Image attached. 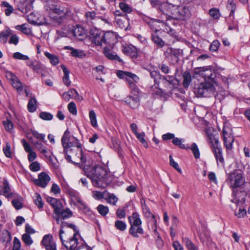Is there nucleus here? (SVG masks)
<instances>
[{"instance_id":"nucleus-58","label":"nucleus","mask_w":250,"mask_h":250,"mask_svg":"<svg viewBox=\"0 0 250 250\" xmlns=\"http://www.w3.org/2000/svg\"><path fill=\"white\" fill-rule=\"evenodd\" d=\"M220 44V42L218 41L214 40L209 46V50L211 52L216 51L218 50Z\"/></svg>"},{"instance_id":"nucleus-59","label":"nucleus","mask_w":250,"mask_h":250,"mask_svg":"<svg viewBox=\"0 0 250 250\" xmlns=\"http://www.w3.org/2000/svg\"><path fill=\"white\" fill-rule=\"evenodd\" d=\"M209 15L214 19H218L220 17V13L218 9L211 8L209 11Z\"/></svg>"},{"instance_id":"nucleus-30","label":"nucleus","mask_w":250,"mask_h":250,"mask_svg":"<svg viewBox=\"0 0 250 250\" xmlns=\"http://www.w3.org/2000/svg\"><path fill=\"white\" fill-rule=\"evenodd\" d=\"M61 212L58 215H56V221L58 223H59L60 216H61L63 219L69 218L72 215V212L69 208H66L65 210L63 209V208L61 209Z\"/></svg>"},{"instance_id":"nucleus-63","label":"nucleus","mask_w":250,"mask_h":250,"mask_svg":"<svg viewBox=\"0 0 250 250\" xmlns=\"http://www.w3.org/2000/svg\"><path fill=\"white\" fill-rule=\"evenodd\" d=\"M119 6L120 8L125 12L129 13L132 11L131 8L124 2H120Z\"/></svg>"},{"instance_id":"nucleus-43","label":"nucleus","mask_w":250,"mask_h":250,"mask_svg":"<svg viewBox=\"0 0 250 250\" xmlns=\"http://www.w3.org/2000/svg\"><path fill=\"white\" fill-rule=\"evenodd\" d=\"M89 117L90 120L91 125L94 127H97L98 126V125L96 114L94 110H91L89 111Z\"/></svg>"},{"instance_id":"nucleus-16","label":"nucleus","mask_w":250,"mask_h":250,"mask_svg":"<svg viewBox=\"0 0 250 250\" xmlns=\"http://www.w3.org/2000/svg\"><path fill=\"white\" fill-rule=\"evenodd\" d=\"M62 98L65 101H69L71 99L74 98L75 100L81 101L83 97L79 95L75 89H70L68 91L64 92L62 94Z\"/></svg>"},{"instance_id":"nucleus-32","label":"nucleus","mask_w":250,"mask_h":250,"mask_svg":"<svg viewBox=\"0 0 250 250\" xmlns=\"http://www.w3.org/2000/svg\"><path fill=\"white\" fill-rule=\"evenodd\" d=\"M128 219L130 224H142L140 215L136 212H133L132 215L128 217Z\"/></svg>"},{"instance_id":"nucleus-20","label":"nucleus","mask_w":250,"mask_h":250,"mask_svg":"<svg viewBox=\"0 0 250 250\" xmlns=\"http://www.w3.org/2000/svg\"><path fill=\"white\" fill-rule=\"evenodd\" d=\"M212 150L215 157L218 166H223L225 164L224 159L223 156L222 149L220 146L215 147Z\"/></svg>"},{"instance_id":"nucleus-22","label":"nucleus","mask_w":250,"mask_h":250,"mask_svg":"<svg viewBox=\"0 0 250 250\" xmlns=\"http://www.w3.org/2000/svg\"><path fill=\"white\" fill-rule=\"evenodd\" d=\"M72 32L74 36L79 40H83L86 37L85 30L81 26L77 25Z\"/></svg>"},{"instance_id":"nucleus-40","label":"nucleus","mask_w":250,"mask_h":250,"mask_svg":"<svg viewBox=\"0 0 250 250\" xmlns=\"http://www.w3.org/2000/svg\"><path fill=\"white\" fill-rule=\"evenodd\" d=\"M44 55L48 59H49L52 64L55 65L59 63V58L55 55L51 54L49 52H45Z\"/></svg>"},{"instance_id":"nucleus-23","label":"nucleus","mask_w":250,"mask_h":250,"mask_svg":"<svg viewBox=\"0 0 250 250\" xmlns=\"http://www.w3.org/2000/svg\"><path fill=\"white\" fill-rule=\"evenodd\" d=\"M104 44L112 47L116 42L115 35L112 32H108L104 34Z\"/></svg>"},{"instance_id":"nucleus-17","label":"nucleus","mask_w":250,"mask_h":250,"mask_svg":"<svg viewBox=\"0 0 250 250\" xmlns=\"http://www.w3.org/2000/svg\"><path fill=\"white\" fill-rule=\"evenodd\" d=\"M42 245L46 250H57L56 243L53 239L52 235H44L42 241Z\"/></svg>"},{"instance_id":"nucleus-15","label":"nucleus","mask_w":250,"mask_h":250,"mask_svg":"<svg viewBox=\"0 0 250 250\" xmlns=\"http://www.w3.org/2000/svg\"><path fill=\"white\" fill-rule=\"evenodd\" d=\"M50 180L49 176L45 172H42L38 175V179L34 181L35 184L42 188H45Z\"/></svg>"},{"instance_id":"nucleus-2","label":"nucleus","mask_w":250,"mask_h":250,"mask_svg":"<svg viewBox=\"0 0 250 250\" xmlns=\"http://www.w3.org/2000/svg\"><path fill=\"white\" fill-rule=\"evenodd\" d=\"M46 10L49 11V16L57 22L61 23L67 17L70 16L71 11L68 8L60 5L54 4L52 2L47 3Z\"/></svg>"},{"instance_id":"nucleus-55","label":"nucleus","mask_w":250,"mask_h":250,"mask_svg":"<svg viewBox=\"0 0 250 250\" xmlns=\"http://www.w3.org/2000/svg\"><path fill=\"white\" fill-rule=\"evenodd\" d=\"M3 151L5 155L8 158H11L12 156L11 146L9 143H6L5 146L3 148Z\"/></svg>"},{"instance_id":"nucleus-21","label":"nucleus","mask_w":250,"mask_h":250,"mask_svg":"<svg viewBox=\"0 0 250 250\" xmlns=\"http://www.w3.org/2000/svg\"><path fill=\"white\" fill-rule=\"evenodd\" d=\"M125 102L132 108L136 109L140 105V96H129Z\"/></svg>"},{"instance_id":"nucleus-11","label":"nucleus","mask_w":250,"mask_h":250,"mask_svg":"<svg viewBox=\"0 0 250 250\" xmlns=\"http://www.w3.org/2000/svg\"><path fill=\"white\" fill-rule=\"evenodd\" d=\"M214 84L208 82L201 83L199 86L197 93L201 96L206 97L208 93H212L214 91Z\"/></svg>"},{"instance_id":"nucleus-10","label":"nucleus","mask_w":250,"mask_h":250,"mask_svg":"<svg viewBox=\"0 0 250 250\" xmlns=\"http://www.w3.org/2000/svg\"><path fill=\"white\" fill-rule=\"evenodd\" d=\"M5 76L8 80L11 81L13 87L17 90V92L21 94L24 86L19 78L10 71H6Z\"/></svg>"},{"instance_id":"nucleus-51","label":"nucleus","mask_w":250,"mask_h":250,"mask_svg":"<svg viewBox=\"0 0 250 250\" xmlns=\"http://www.w3.org/2000/svg\"><path fill=\"white\" fill-rule=\"evenodd\" d=\"M2 124L5 127V129L9 132H11L13 128V123L8 119L2 121Z\"/></svg>"},{"instance_id":"nucleus-45","label":"nucleus","mask_w":250,"mask_h":250,"mask_svg":"<svg viewBox=\"0 0 250 250\" xmlns=\"http://www.w3.org/2000/svg\"><path fill=\"white\" fill-rule=\"evenodd\" d=\"M22 199L21 197L14 199L12 201V204L16 209H20L22 208Z\"/></svg>"},{"instance_id":"nucleus-41","label":"nucleus","mask_w":250,"mask_h":250,"mask_svg":"<svg viewBox=\"0 0 250 250\" xmlns=\"http://www.w3.org/2000/svg\"><path fill=\"white\" fill-rule=\"evenodd\" d=\"M179 223V220L178 218L175 216H173L172 217V221H171V226L170 228V234H175V230L177 228L178 224Z\"/></svg>"},{"instance_id":"nucleus-13","label":"nucleus","mask_w":250,"mask_h":250,"mask_svg":"<svg viewBox=\"0 0 250 250\" xmlns=\"http://www.w3.org/2000/svg\"><path fill=\"white\" fill-rule=\"evenodd\" d=\"M206 133L208 138V141L210 144L211 149L218 147L221 146L219 144L218 138L211 132L209 128L206 129Z\"/></svg>"},{"instance_id":"nucleus-60","label":"nucleus","mask_w":250,"mask_h":250,"mask_svg":"<svg viewBox=\"0 0 250 250\" xmlns=\"http://www.w3.org/2000/svg\"><path fill=\"white\" fill-rule=\"evenodd\" d=\"M115 226L116 228L120 230H124L126 229V225L122 221L118 220L115 222Z\"/></svg>"},{"instance_id":"nucleus-61","label":"nucleus","mask_w":250,"mask_h":250,"mask_svg":"<svg viewBox=\"0 0 250 250\" xmlns=\"http://www.w3.org/2000/svg\"><path fill=\"white\" fill-rule=\"evenodd\" d=\"M229 3L227 5V8L230 10V16H233L236 9V6L235 3L233 0H229Z\"/></svg>"},{"instance_id":"nucleus-38","label":"nucleus","mask_w":250,"mask_h":250,"mask_svg":"<svg viewBox=\"0 0 250 250\" xmlns=\"http://www.w3.org/2000/svg\"><path fill=\"white\" fill-rule=\"evenodd\" d=\"M141 203L142 205L143 212L144 216L146 218H152V216L154 215L150 212L149 208L146 204L145 201L144 200H141Z\"/></svg>"},{"instance_id":"nucleus-5","label":"nucleus","mask_w":250,"mask_h":250,"mask_svg":"<svg viewBox=\"0 0 250 250\" xmlns=\"http://www.w3.org/2000/svg\"><path fill=\"white\" fill-rule=\"evenodd\" d=\"M195 73L199 74L204 78L205 82L212 83L214 84L216 83L215 78L216 73L214 70L211 69L208 66L196 68Z\"/></svg>"},{"instance_id":"nucleus-34","label":"nucleus","mask_w":250,"mask_h":250,"mask_svg":"<svg viewBox=\"0 0 250 250\" xmlns=\"http://www.w3.org/2000/svg\"><path fill=\"white\" fill-rule=\"evenodd\" d=\"M142 224H130V228L129 232L131 234H135L136 233L143 234L144 230L141 227Z\"/></svg>"},{"instance_id":"nucleus-9","label":"nucleus","mask_w":250,"mask_h":250,"mask_svg":"<svg viewBox=\"0 0 250 250\" xmlns=\"http://www.w3.org/2000/svg\"><path fill=\"white\" fill-rule=\"evenodd\" d=\"M68 235H60V239L62 245L68 250H74L77 247L78 244V238H76L77 235H70L69 237H67Z\"/></svg>"},{"instance_id":"nucleus-37","label":"nucleus","mask_w":250,"mask_h":250,"mask_svg":"<svg viewBox=\"0 0 250 250\" xmlns=\"http://www.w3.org/2000/svg\"><path fill=\"white\" fill-rule=\"evenodd\" d=\"M172 142L174 145L178 146L181 148L188 149L189 148V146L183 144L185 142V139H184L175 137Z\"/></svg>"},{"instance_id":"nucleus-8","label":"nucleus","mask_w":250,"mask_h":250,"mask_svg":"<svg viewBox=\"0 0 250 250\" xmlns=\"http://www.w3.org/2000/svg\"><path fill=\"white\" fill-rule=\"evenodd\" d=\"M172 15L177 19L185 20L190 16L189 8L186 6L175 5Z\"/></svg>"},{"instance_id":"nucleus-50","label":"nucleus","mask_w":250,"mask_h":250,"mask_svg":"<svg viewBox=\"0 0 250 250\" xmlns=\"http://www.w3.org/2000/svg\"><path fill=\"white\" fill-rule=\"evenodd\" d=\"M106 191H104L103 192L98 191H94L92 192L93 197L96 199L100 200L102 199H104L106 196Z\"/></svg>"},{"instance_id":"nucleus-56","label":"nucleus","mask_w":250,"mask_h":250,"mask_svg":"<svg viewBox=\"0 0 250 250\" xmlns=\"http://www.w3.org/2000/svg\"><path fill=\"white\" fill-rule=\"evenodd\" d=\"M15 28L17 30H21L22 33L26 35L29 34L31 32L30 29L26 27V25L25 24H23L21 25H16L15 26Z\"/></svg>"},{"instance_id":"nucleus-3","label":"nucleus","mask_w":250,"mask_h":250,"mask_svg":"<svg viewBox=\"0 0 250 250\" xmlns=\"http://www.w3.org/2000/svg\"><path fill=\"white\" fill-rule=\"evenodd\" d=\"M118 77L125 79L129 85L131 93L133 96H140V91L134 82L138 83L139 78L136 75L127 71H119L117 73Z\"/></svg>"},{"instance_id":"nucleus-28","label":"nucleus","mask_w":250,"mask_h":250,"mask_svg":"<svg viewBox=\"0 0 250 250\" xmlns=\"http://www.w3.org/2000/svg\"><path fill=\"white\" fill-rule=\"evenodd\" d=\"M148 228L150 230V232L154 233H158L157 229V221L154 215L152 216L148 221Z\"/></svg>"},{"instance_id":"nucleus-36","label":"nucleus","mask_w":250,"mask_h":250,"mask_svg":"<svg viewBox=\"0 0 250 250\" xmlns=\"http://www.w3.org/2000/svg\"><path fill=\"white\" fill-rule=\"evenodd\" d=\"M183 85L185 88H188L191 82V76L188 71H186L183 75Z\"/></svg>"},{"instance_id":"nucleus-42","label":"nucleus","mask_w":250,"mask_h":250,"mask_svg":"<svg viewBox=\"0 0 250 250\" xmlns=\"http://www.w3.org/2000/svg\"><path fill=\"white\" fill-rule=\"evenodd\" d=\"M188 149H190L192 153L193 154L196 159H198L200 157V153L199 151V149L196 143H193L191 144V146H189V148Z\"/></svg>"},{"instance_id":"nucleus-26","label":"nucleus","mask_w":250,"mask_h":250,"mask_svg":"<svg viewBox=\"0 0 250 250\" xmlns=\"http://www.w3.org/2000/svg\"><path fill=\"white\" fill-rule=\"evenodd\" d=\"M0 194L8 198L15 197L13 193L11 192L9 185L6 181L3 182V187L2 190L1 188L0 187Z\"/></svg>"},{"instance_id":"nucleus-31","label":"nucleus","mask_w":250,"mask_h":250,"mask_svg":"<svg viewBox=\"0 0 250 250\" xmlns=\"http://www.w3.org/2000/svg\"><path fill=\"white\" fill-rule=\"evenodd\" d=\"M104 53L110 60H117L119 62H122V60L117 55L113 54L108 48L107 46L104 47Z\"/></svg>"},{"instance_id":"nucleus-52","label":"nucleus","mask_w":250,"mask_h":250,"mask_svg":"<svg viewBox=\"0 0 250 250\" xmlns=\"http://www.w3.org/2000/svg\"><path fill=\"white\" fill-rule=\"evenodd\" d=\"M167 51L176 58H178L179 56L182 54V50L180 49H175L172 48H169L167 50Z\"/></svg>"},{"instance_id":"nucleus-49","label":"nucleus","mask_w":250,"mask_h":250,"mask_svg":"<svg viewBox=\"0 0 250 250\" xmlns=\"http://www.w3.org/2000/svg\"><path fill=\"white\" fill-rule=\"evenodd\" d=\"M34 202L39 208H42L43 204L42 202V198L40 195L38 193H35L34 196Z\"/></svg>"},{"instance_id":"nucleus-62","label":"nucleus","mask_w":250,"mask_h":250,"mask_svg":"<svg viewBox=\"0 0 250 250\" xmlns=\"http://www.w3.org/2000/svg\"><path fill=\"white\" fill-rule=\"evenodd\" d=\"M68 109L69 112L73 115L77 114V111L75 104L73 102H70L68 105Z\"/></svg>"},{"instance_id":"nucleus-27","label":"nucleus","mask_w":250,"mask_h":250,"mask_svg":"<svg viewBox=\"0 0 250 250\" xmlns=\"http://www.w3.org/2000/svg\"><path fill=\"white\" fill-rule=\"evenodd\" d=\"M175 5L169 3L167 2H164L160 5V9L163 13H166L167 14H171L172 15L173 10L174 9Z\"/></svg>"},{"instance_id":"nucleus-7","label":"nucleus","mask_w":250,"mask_h":250,"mask_svg":"<svg viewBox=\"0 0 250 250\" xmlns=\"http://www.w3.org/2000/svg\"><path fill=\"white\" fill-rule=\"evenodd\" d=\"M62 143L64 149L81 147L79 141L73 136H71L68 130L64 132L62 138Z\"/></svg>"},{"instance_id":"nucleus-6","label":"nucleus","mask_w":250,"mask_h":250,"mask_svg":"<svg viewBox=\"0 0 250 250\" xmlns=\"http://www.w3.org/2000/svg\"><path fill=\"white\" fill-rule=\"evenodd\" d=\"M227 182L230 187L234 188L242 186L244 184L245 180L241 172L238 170H235L229 174Z\"/></svg>"},{"instance_id":"nucleus-18","label":"nucleus","mask_w":250,"mask_h":250,"mask_svg":"<svg viewBox=\"0 0 250 250\" xmlns=\"http://www.w3.org/2000/svg\"><path fill=\"white\" fill-rule=\"evenodd\" d=\"M47 200L48 203L54 208V213L56 215H58L61 212L60 211L62 208H63V206L61 201L53 197H48Z\"/></svg>"},{"instance_id":"nucleus-39","label":"nucleus","mask_w":250,"mask_h":250,"mask_svg":"<svg viewBox=\"0 0 250 250\" xmlns=\"http://www.w3.org/2000/svg\"><path fill=\"white\" fill-rule=\"evenodd\" d=\"M37 107V100L35 97H33L28 102L27 105L28 110L30 112H33L36 111Z\"/></svg>"},{"instance_id":"nucleus-12","label":"nucleus","mask_w":250,"mask_h":250,"mask_svg":"<svg viewBox=\"0 0 250 250\" xmlns=\"http://www.w3.org/2000/svg\"><path fill=\"white\" fill-rule=\"evenodd\" d=\"M224 138V145L227 149H230L232 147V143L234 141L233 136L231 133V131L229 128L224 127L222 130Z\"/></svg>"},{"instance_id":"nucleus-57","label":"nucleus","mask_w":250,"mask_h":250,"mask_svg":"<svg viewBox=\"0 0 250 250\" xmlns=\"http://www.w3.org/2000/svg\"><path fill=\"white\" fill-rule=\"evenodd\" d=\"M13 57L15 59L21 60H27L29 59L28 56L23 55L19 52L14 53Z\"/></svg>"},{"instance_id":"nucleus-4","label":"nucleus","mask_w":250,"mask_h":250,"mask_svg":"<svg viewBox=\"0 0 250 250\" xmlns=\"http://www.w3.org/2000/svg\"><path fill=\"white\" fill-rule=\"evenodd\" d=\"M64 152L65 153V158L68 162L74 163H78L79 161L83 162L81 147L64 149Z\"/></svg>"},{"instance_id":"nucleus-29","label":"nucleus","mask_w":250,"mask_h":250,"mask_svg":"<svg viewBox=\"0 0 250 250\" xmlns=\"http://www.w3.org/2000/svg\"><path fill=\"white\" fill-rule=\"evenodd\" d=\"M12 31L8 27H6L5 29L0 33V42L5 43L7 42L8 38L11 35Z\"/></svg>"},{"instance_id":"nucleus-46","label":"nucleus","mask_w":250,"mask_h":250,"mask_svg":"<svg viewBox=\"0 0 250 250\" xmlns=\"http://www.w3.org/2000/svg\"><path fill=\"white\" fill-rule=\"evenodd\" d=\"M70 49L71 50V54L72 56L79 58H82L84 56L83 51L79 49H75L72 47H70Z\"/></svg>"},{"instance_id":"nucleus-54","label":"nucleus","mask_w":250,"mask_h":250,"mask_svg":"<svg viewBox=\"0 0 250 250\" xmlns=\"http://www.w3.org/2000/svg\"><path fill=\"white\" fill-rule=\"evenodd\" d=\"M40 117L43 120L50 121L53 119V115L47 112H42L39 115Z\"/></svg>"},{"instance_id":"nucleus-53","label":"nucleus","mask_w":250,"mask_h":250,"mask_svg":"<svg viewBox=\"0 0 250 250\" xmlns=\"http://www.w3.org/2000/svg\"><path fill=\"white\" fill-rule=\"evenodd\" d=\"M135 135L145 147H148V144L145 139V134L144 132H142L140 133H138Z\"/></svg>"},{"instance_id":"nucleus-19","label":"nucleus","mask_w":250,"mask_h":250,"mask_svg":"<svg viewBox=\"0 0 250 250\" xmlns=\"http://www.w3.org/2000/svg\"><path fill=\"white\" fill-rule=\"evenodd\" d=\"M32 144L35 147L40 151L42 154L48 160H51V155H50V152L48 149L40 141H32Z\"/></svg>"},{"instance_id":"nucleus-14","label":"nucleus","mask_w":250,"mask_h":250,"mask_svg":"<svg viewBox=\"0 0 250 250\" xmlns=\"http://www.w3.org/2000/svg\"><path fill=\"white\" fill-rule=\"evenodd\" d=\"M161 79L163 83L169 90H172L177 85V80L174 76H164Z\"/></svg>"},{"instance_id":"nucleus-47","label":"nucleus","mask_w":250,"mask_h":250,"mask_svg":"<svg viewBox=\"0 0 250 250\" xmlns=\"http://www.w3.org/2000/svg\"><path fill=\"white\" fill-rule=\"evenodd\" d=\"M153 42L159 47H163L164 45V42L155 34L152 35Z\"/></svg>"},{"instance_id":"nucleus-24","label":"nucleus","mask_w":250,"mask_h":250,"mask_svg":"<svg viewBox=\"0 0 250 250\" xmlns=\"http://www.w3.org/2000/svg\"><path fill=\"white\" fill-rule=\"evenodd\" d=\"M122 52L124 54L129 56L133 58H136L138 56L136 48L132 45L123 46Z\"/></svg>"},{"instance_id":"nucleus-35","label":"nucleus","mask_w":250,"mask_h":250,"mask_svg":"<svg viewBox=\"0 0 250 250\" xmlns=\"http://www.w3.org/2000/svg\"><path fill=\"white\" fill-rule=\"evenodd\" d=\"M61 68L62 70V71L64 73V76L63 77V82L64 84L67 86H69L71 83V81L69 80V71L67 69V68L64 65H61Z\"/></svg>"},{"instance_id":"nucleus-48","label":"nucleus","mask_w":250,"mask_h":250,"mask_svg":"<svg viewBox=\"0 0 250 250\" xmlns=\"http://www.w3.org/2000/svg\"><path fill=\"white\" fill-rule=\"evenodd\" d=\"M97 210L99 213L102 215V216H105L107 213L108 212L109 209L106 206H104L103 205H99L97 208Z\"/></svg>"},{"instance_id":"nucleus-25","label":"nucleus","mask_w":250,"mask_h":250,"mask_svg":"<svg viewBox=\"0 0 250 250\" xmlns=\"http://www.w3.org/2000/svg\"><path fill=\"white\" fill-rule=\"evenodd\" d=\"M104 34L99 33L97 31L95 34H92L91 38V41L92 43H94L96 45L102 46L104 44Z\"/></svg>"},{"instance_id":"nucleus-64","label":"nucleus","mask_w":250,"mask_h":250,"mask_svg":"<svg viewBox=\"0 0 250 250\" xmlns=\"http://www.w3.org/2000/svg\"><path fill=\"white\" fill-rule=\"evenodd\" d=\"M30 169L32 171H38L41 169L40 164L38 162H34L32 163L30 166Z\"/></svg>"},{"instance_id":"nucleus-33","label":"nucleus","mask_w":250,"mask_h":250,"mask_svg":"<svg viewBox=\"0 0 250 250\" xmlns=\"http://www.w3.org/2000/svg\"><path fill=\"white\" fill-rule=\"evenodd\" d=\"M104 199L108 204L113 206H115L118 201V198L113 193H109L107 191H106Z\"/></svg>"},{"instance_id":"nucleus-1","label":"nucleus","mask_w":250,"mask_h":250,"mask_svg":"<svg viewBox=\"0 0 250 250\" xmlns=\"http://www.w3.org/2000/svg\"><path fill=\"white\" fill-rule=\"evenodd\" d=\"M83 170L86 176L91 180L92 184L95 187H102L103 183L107 180V171L105 168L100 166L86 165Z\"/></svg>"},{"instance_id":"nucleus-44","label":"nucleus","mask_w":250,"mask_h":250,"mask_svg":"<svg viewBox=\"0 0 250 250\" xmlns=\"http://www.w3.org/2000/svg\"><path fill=\"white\" fill-rule=\"evenodd\" d=\"M1 6L6 8L5 13L7 16H9L14 11L13 7L6 1H2Z\"/></svg>"}]
</instances>
